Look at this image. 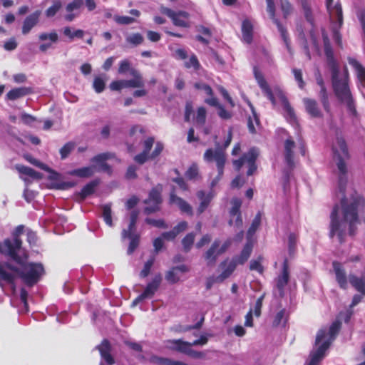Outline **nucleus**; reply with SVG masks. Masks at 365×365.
I'll use <instances>...</instances> for the list:
<instances>
[{
  "mask_svg": "<svg viewBox=\"0 0 365 365\" xmlns=\"http://www.w3.org/2000/svg\"><path fill=\"white\" fill-rule=\"evenodd\" d=\"M279 98L281 101V103L283 106V109L284 111V115L287 119L290 122V123L294 124L296 122V117L294 113V110L291 106L289 105L287 98L284 96V95L282 92H279Z\"/></svg>",
  "mask_w": 365,
  "mask_h": 365,
  "instance_id": "5701e85b",
  "label": "nucleus"
},
{
  "mask_svg": "<svg viewBox=\"0 0 365 365\" xmlns=\"http://www.w3.org/2000/svg\"><path fill=\"white\" fill-rule=\"evenodd\" d=\"M61 7V3L60 1H54L53 4L46 11V16L47 17L53 16L57 13V11L60 9Z\"/></svg>",
  "mask_w": 365,
  "mask_h": 365,
  "instance_id": "bf43d9fd",
  "label": "nucleus"
},
{
  "mask_svg": "<svg viewBox=\"0 0 365 365\" xmlns=\"http://www.w3.org/2000/svg\"><path fill=\"white\" fill-rule=\"evenodd\" d=\"M356 15H357V18L361 24V26L362 31H363V37H364V39L365 40V9H359L356 13Z\"/></svg>",
  "mask_w": 365,
  "mask_h": 365,
  "instance_id": "0e129e2a",
  "label": "nucleus"
},
{
  "mask_svg": "<svg viewBox=\"0 0 365 365\" xmlns=\"http://www.w3.org/2000/svg\"><path fill=\"white\" fill-rule=\"evenodd\" d=\"M264 298V294H263L262 296H260L256 301L254 309L252 311H254L255 315L256 317H259L261 314V309L262 307V302Z\"/></svg>",
  "mask_w": 365,
  "mask_h": 365,
  "instance_id": "338daca9",
  "label": "nucleus"
},
{
  "mask_svg": "<svg viewBox=\"0 0 365 365\" xmlns=\"http://www.w3.org/2000/svg\"><path fill=\"white\" fill-rule=\"evenodd\" d=\"M131 71H137L136 69L131 68L130 63L128 60L124 59L119 63L118 73L120 74L125 73L129 72L131 75Z\"/></svg>",
  "mask_w": 365,
  "mask_h": 365,
  "instance_id": "864d4df0",
  "label": "nucleus"
},
{
  "mask_svg": "<svg viewBox=\"0 0 365 365\" xmlns=\"http://www.w3.org/2000/svg\"><path fill=\"white\" fill-rule=\"evenodd\" d=\"M228 223L230 226L234 227L237 230H240L242 226L241 213L236 214L235 215H230Z\"/></svg>",
  "mask_w": 365,
  "mask_h": 365,
  "instance_id": "8fccbe9b",
  "label": "nucleus"
},
{
  "mask_svg": "<svg viewBox=\"0 0 365 365\" xmlns=\"http://www.w3.org/2000/svg\"><path fill=\"white\" fill-rule=\"evenodd\" d=\"M162 281V277L160 274H156L152 281L148 283L143 291V292L139 295V299H145L152 298L155 294V292L158 289L160 284Z\"/></svg>",
  "mask_w": 365,
  "mask_h": 365,
  "instance_id": "2eb2a0df",
  "label": "nucleus"
},
{
  "mask_svg": "<svg viewBox=\"0 0 365 365\" xmlns=\"http://www.w3.org/2000/svg\"><path fill=\"white\" fill-rule=\"evenodd\" d=\"M144 38L140 33L128 34L125 35V41L128 44L137 46L143 43Z\"/></svg>",
  "mask_w": 365,
  "mask_h": 365,
  "instance_id": "58836bf2",
  "label": "nucleus"
},
{
  "mask_svg": "<svg viewBox=\"0 0 365 365\" xmlns=\"http://www.w3.org/2000/svg\"><path fill=\"white\" fill-rule=\"evenodd\" d=\"M188 18L189 14L187 12L179 11L176 12L175 16L173 17L172 21L174 25L177 26L187 28L190 26V24L187 21Z\"/></svg>",
  "mask_w": 365,
  "mask_h": 365,
  "instance_id": "f704fd0d",
  "label": "nucleus"
},
{
  "mask_svg": "<svg viewBox=\"0 0 365 365\" xmlns=\"http://www.w3.org/2000/svg\"><path fill=\"white\" fill-rule=\"evenodd\" d=\"M302 6L303 7L305 16L309 21H312L311 16V5L308 0H301Z\"/></svg>",
  "mask_w": 365,
  "mask_h": 365,
  "instance_id": "69168bd1",
  "label": "nucleus"
},
{
  "mask_svg": "<svg viewBox=\"0 0 365 365\" xmlns=\"http://www.w3.org/2000/svg\"><path fill=\"white\" fill-rule=\"evenodd\" d=\"M154 261H155V258L151 257L145 263L143 269L140 272V277L141 278H145L150 274V272L151 267L154 263Z\"/></svg>",
  "mask_w": 365,
  "mask_h": 365,
  "instance_id": "4d7b16f0",
  "label": "nucleus"
},
{
  "mask_svg": "<svg viewBox=\"0 0 365 365\" xmlns=\"http://www.w3.org/2000/svg\"><path fill=\"white\" fill-rule=\"evenodd\" d=\"M259 155V151L257 149L253 148H251L247 153L245 154L242 158L239 160H235L233 161V165L237 169V170H240L242 166L245 164H247L248 166L247 175H252L254 172L257 169V166L255 165V160Z\"/></svg>",
  "mask_w": 365,
  "mask_h": 365,
  "instance_id": "1a4fd4ad",
  "label": "nucleus"
},
{
  "mask_svg": "<svg viewBox=\"0 0 365 365\" xmlns=\"http://www.w3.org/2000/svg\"><path fill=\"white\" fill-rule=\"evenodd\" d=\"M96 183L95 182H91L86 185H85L81 192H80V197L81 200L85 199L87 196L91 195L95 190V187L96 186Z\"/></svg>",
  "mask_w": 365,
  "mask_h": 365,
  "instance_id": "3c124183",
  "label": "nucleus"
},
{
  "mask_svg": "<svg viewBox=\"0 0 365 365\" xmlns=\"http://www.w3.org/2000/svg\"><path fill=\"white\" fill-rule=\"evenodd\" d=\"M96 166L90 165L78 169H75L68 172V175L77 176L79 178H89L96 173Z\"/></svg>",
  "mask_w": 365,
  "mask_h": 365,
  "instance_id": "7c9ffc66",
  "label": "nucleus"
},
{
  "mask_svg": "<svg viewBox=\"0 0 365 365\" xmlns=\"http://www.w3.org/2000/svg\"><path fill=\"white\" fill-rule=\"evenodd\" d=\"M252 251V243L247 242L242 250L240 255L233 259L236 261L237 264H243L250 257Z\"/></svg>",
  "mask_w": 365,
  "mask_h": 365,
  "instance_id": "c9c22d12",
  "label": "nucleus"
},
{
  "mask_svg": "<svg viewBox=\"0 0 365 365\" xmlns=\"http://www.w3.org/2000/svg\"><path fill=\"white\" fill-rule=\"evenodd\" d=\"M3 265L8 272L14 274V280L16 279V275L18 274L29 286H33L36 284L43 273V267L42 264L39 263L28 264L24 266L23 271H20L19 268L8 262L3 264ZM14 282V281L11 284H12Z\"/></svg>",
  "mask_w": 365,
  "mask_h": 365,
  "instance_id": "423d86ee",
  "label": "nucleus"
},
{
  "mask_svg": "<svg viewBox=\"0 0 365 365\" xmlns=\"http://www.w3.org/2000/svg\"><path fill=\"white\" fill-rule=\"evenodd\" d=\"M252 23L248 19H245L242 24V32L243 40L247 43H251L252 40Z\"/></svg>",
  "mask_w": 365,
  "mask_h": 365,
  "instance_id": "72a5a7b5",
  "label": "nucleus"
},
{
  "mask_svg": "<svg viewBox=\"0 0 365 365\" xmlns=\"http://www.w3.org/2000/svg\"><path fill=\"white\" fill-rule=\"evenodd\" d=\"M166 346L174 351H177L187 354L190 347L192 346V342H187L182 339H170L165 342Z\"/></svg>",
  "mask_w": 365,
  "mask_h": 365,
  "instance_id": "f3484780",
  "label": "nucleus"
},
{
  "mask_svg": "<svg viewBox=\"0 0 365 365\" xmlns=\"http://www.w3.org/2000/svg\"><path fill=\"white\" fill-rule=\"evenodd\" d=\"M138 217V212L133 210L130 212L129 217V223L128 230L124 229L122 232L123 238H129L130 240L128 250V253L131 254L134 252L139 243V235L135 232V223Z\"/></svg>",
  "mask_w": 365,
  "mask_h": 365,
  "instance_id": "0eeeda50",
  "label": "nucleus"
},
{
  "mask_svg": "<svg viewBox=\"0 0 365 365\" xmlns=\"http://www.w3.org/2000/svg\"><path fill=\"white\" fill-rule=\"evenodd\" d=\"M24 227L18 226L13 232V239H6L0 242V253L9 257L19 264H22L27 258V255L22 250V242L19 238V235L23 232Z\"/></svg>",
  "mask_w": 365,
  "mask_h": 365,
  "instance_id": "39448f33",
  "label": "nucleus"
},
{
  "mask_svg": "<svg viewBox=\"0 0 365 365\" xmlns=\"http://www.w3.org/2000/svg\"><path fill=\"white\" fill-rule=\"evenodd\" d=\"M260 224V215L257 214L255 219L252 221V223L250 227L248 230L247 235L248 237H251L257 230V227Z\"/></svg>",
  "mask_w": 365,
  "mask_h": 365,
  "instance_id": "e2e57ef3",
  "label": "nucleus"
},
{
  "mask_svg": "<svg viewBox=\"0 0 365 365\" xmlns=\"http://www.w3.org/2000/svg\"><path fill=\"white\" fill-rule=\"evenodd\" d=\"M333 159L337 168L339 176V187L341 192H344L347 182L348 168L346 161L349 159L348 148L345 140L341 138H337L333 144Z\"/></svg>",
  "mask_w": 365,
  "mask_h": 365,
  "instance_id": "7ed1b4c3",
  "label": "nucleus"
},
{
  "mask_svg": "<svg viewBox=\"0 0 365 365\" xmlns=\"http://www.w3.org/2000/svg\"><path fill=\"white\" fill-rule=\"evenodd\" d=\"M106 82L101 77H96L93 81V87L96 93H101L105 88Z\"/></svg>",
  "mask_w": 365,
  "mask_h": 365,
  "instance_id": "13d9d810",
  "label": "nucleus"
},
{
  "mask_svg": "<svg viewBox=\"0 0 365 365\" xmlns=\"http://www.w3.org/2000/svg\"><path fill=\"white\" fill-rule=\"evenodd\" d=\"M319 99L323 105V107L325 110L327 112H329L330 106H329V97L328 93L326 89V87H322L320 88L319 93Z\"/></svg>",
  "mask_w": 365,
  "mask_h": 365,
  "instance_id": "a18cd8bd",
  "label": "nucleus"
},
{
  "mask_svg": "<svg viewBox=\"0 0 365 365\" xmlns=\"http://www.w3.org/2000/svg\"><path fill=\"white\" fill-rule=\"evenodd\" d=\"M326 5L331 20H336L341 26L343 21L342 10L338 3L334 4L333 0H326Z\"/></svg>",
  "mask_w": 365,
  "mask_h": 365,
  "instance_id": "dca6fc26",
  "label": "nucleus"
},
{
  "mask_svg": "<svg viewBox=\"0 0 365 365\" xmlns=\"http://www.w3.org/2000/svg\"><path fill=\"white\" fill-rule=\"evenodd\" d=\"M289 281V271L287 261L284 260L283 263V269L282 274L277 277L276 286L279 292V294H283L284 288L287 284Z\"/></svg>",
  "mask_w": 365,
  "mask_h": 365,
  "instance_id": "b1692460",
  "label": "nucleus"
},
{
  "mask_svg": "<svg viewBox=\"0 0 365 365\" xmlns=\"http://www.w3.org/2000/svg\"><path fill=\"white\" fill-rule=\"evenodd\" d=\"M322 35L327 63L331 71L332 86L335 95L352 111L354 109L352 96L348 86L347 71L345 69L344 73L340 76L339 66L334 58V53L329 37L324 29L322 30Z\"/></svg>",
  "mask_w": 365,
  "mask_h": 365,
  "instance_id": "f257e3e1",
  "label": "nucleus"
},
{
  "mask_svg": "<svg viewBox=\"0 0 365 365\" xmlns=\"http://www.w3.org/2000/svg\"><path fill=\"white\" fill-rule=\"evenodd\" d=\"M63 34L68 36L71 39H73L74 38H82L84 35V31L81 29H78L75 31H72L71 29L68 26L65 27L63 29Z\"/></svg>",
  "mask_w": 365,
  "mask_h": 365,
  "instance_id": "de8ad7c7",
  "label": "nucleus"
},
{
  "mask_svg": "<svg viewBox=\"0 0 365 365\" xmlns=\"http://www.w3.org/2000/svg\"><path fill=\"white\" fill-rule=\"evenodd\" d=\"M161 201L160 190L157 188L153 189L150 192L148 198L145 201V203L148 204V206L145 208V212L150 214L159 210Z\"/></svg>",
  "mask_w": 365,
  "mask_h": 365,
  "instance_id": "9b49d317",
  "label": "nucleus"
},
{
  "mask_svg": "<svg viewBox=\"0 0 365 365\" xmlns=\"http://www.w3.org/2000/svg\"><path fill=\"white\" fill-rule=\"evenodd\" d=\"M98 349L100 351L101 358L106 361V363L108 365H113L115 363V360L113 356L110 355V346L107 340H103L102 343L98 346Z\"/></svg>",
  "mask_w": 365,
  "mask_h": 365,
  "instance_id": "a878e982",
  "label": "nucleus"
},
{
  "mask_svg": "<svg viewBox=\"0 0 365 365\" xmlns=\"http://www.w3.org/2000/svg\"><path fill=\"white\" fill-rule=\"evenodd\" d=\"M24 158L27 161H29L31 164L36 165V167H38L43 170L51 173L52 174V175L51 176V179H53V180L58 179L59 174L54 172L51 169H50L46 165L39 162L38 160L34 158L31 155H26L24 156Z\"/></svg>",
  "mask_w": 365,
  "mask_h": 365,
  "instance_id": "e433bc0d",
  "label": "nucleus"
},
{
  "mask_svg": "<svg viewBox=\"0 0 365 365\" xmlns=\"http://www.w3.org/2000/svg\"><path fill=\"white\" fill-rule=\"evenodd\" d=\"M307 112L312 117H321L322 113L315 100L304 98L303 100Z\"/></svg>",
  "mask_w": 365,
  "mask_h": 365,
  "instance_id": "2f4dec72",
  "label": "nucleus"
},
{
  "mask_svg": "<svg viewBox=\"0 0 365 365\" xmlns=\"http://www.w3.org/2000/svg\"><path fill=\"white\" fill-rule=\"evenodd\" d=\"M196 123L200 125H203L206 120V110L203 107H200L197 111V115L195 118Z\"/></svg>",
  "mask_w": 365,
  "mask_h": 365,
  "instance_id": "680f3d73",
  "label": "nucleus"
},
{
  "mask_svg": "<svg viewBox=\"0 0 365 365\" xmlns=\"http://www.w3.org/2000/svg\"><path fill=\"white\" fill-rule=\"evenodd\" d=\"M188 268L185 265H180L173 267L165 274V279L170 284H175L180 280V273L188 272Z\"/></svg>",
  "mask_w": 365,
  "mask_h": 365,
  "instance_id": "a211bd4d",
  "label": "nucleus"
},
{
  "mask_svg": "<svg viewBox=\"0 0 365 365\" xmlns=\"http://www.w3.org/2000/svg\"><path fill=\"white\" fill-rule=\"evenodd\" d=\"M170 202L172 204L176 205L182 212L192 215V207L184 200L176 196L174 193L170 194Z\"/></svg>",
  "mask_w": 365,
  "mask_h": 365,
  "instance_id": "c756f323",
  "label": "nucleus"
},
{
  "mask_svg": "<svg viewBox=\"0 0 365 365\" xmlns=\"http://www.w3.org/2000/svg\"><path fill=\"white\" fill-rule=\"evenodd\" d=\"M185 177L189 180H197L199 177V169L196 164H192L186 171Z\"/></svg>",
  "mask_w": 365,
  "mask_h": 365,
  "instance_id": "5fc2aeb1",
  "label": "nucleus"
},
{
  "mask_svg": "<svg viewBox=\"0 0 365 365\" xmlns=\"http://www.w3.org/2000/svg\"><path fill=\"white\" fill-rule=\"evenodd\" d=\"M131 76L133 78L130 80L113 81L110 84V88L112 91H120L123 88H143L144 86V81L138 71H131Z\"/></svg>",
  "mask_w": 365,
  "mask_h": 365,
  "instance_id": "6e6552de",
  "label": "nucleus"
},
{
  "mask_svg": "<svg viewBox=\"0 0 365 365\" xmlns=\"http://www.w3.org/2000/svg\"><path fill=\"white\" fill-rule=\"evenodd\" d=\"M261 259L262 258L259 257L257 259L251 260L250 263V270L257 271L262 274L263 272V267L261 264Z\"/></svg>",
  "mask_w": 365,
  "mask_h": 365,
  "instance_id": "052dcab7",
  "label": "nucleus"
},
{
  "mask_svg": "<svg viewBox=\"0 0 365 365\" xmlns=\"http://www.w3.org/2000/svg\"><path fill=\"white\" fill-rule=\"evenodd\" d=\"M232 138V129L230 128L227 138L222 146L215 141V148H209L206 150L203 155V159L207 163L215 162L218 171L217 176L212 181L211 186L214 187L223 175L224 166L226 162L225 149L230 145Z\"/></svg>",
  "mask_w": 365,
  "mask_h": 365,
  "instance_id": "20e7f679",
  "label": "nucleus"
},
{
  "mask_svg": "<svg viewBox=\"0 0 365 365\" xmlns=\"http://www.w3.org/2000/svg\"><path fill=\"white\" fill-rule=\"evenodd\" d=\"M349 65L354 69L360 83L365 86V68L355 58H348Z\"/></svg>",
  "mask_w": 365,
  "mask_h": 365,
  "instance_id": "cd10ccee",
  "label": "nucleus"
},
{
  "mask_svg": "<svg viewBox=\"0 0 365 365\" xmlns=\"http://www.w3.org/2000/svg\"><path fill=\"white\" fill-rule=\"evenodd\" d=\"M16 170L22 174L30 176L33 178L38 179L41 178V175L39 173L35 171L34 169L21 165H17L16 166Z\"/></svg>",
  "mask_w": 365,
  "mask_h": 365,
  "instance_id": "a19ab883",
  "label": "nucleus"
},
{
  "mask_svg": "<svg viewBox=\"0 0 365 365\" xmlns=\"http://www.w3.org/2000/svg\"><path fill=\"white\" fill-rule=\"evenodd\" d=\"M103 217L106 225L113 226L112 211L110 205L106 204L102 206Z\"/></svg>",
  "mask_w": 365,
  "mask_h": 365,
  "instance_id": "c03bdc74",
  "label": "nucleus"
},
{
  "mask_svg": "<svg viewBox=\"0 0 365 365\" xmlns=\"http://www.w3.org/2000/svg\"><path fill=\"white\" fill-rule=\"evenodd\" d=\"M254 75L255 77V79L262 89L263 93L267 97V98L272 102L273 106H275L276 104V100L273 95V93L269 88L267 82L264 78L262 74L258 71L257 68H254Z\"/></svg>",
  "mask_w": 365,
  "mask_h": 365,
  "instance_id": "4468645a",
  "label": "nucleus"
},
{
  "mask_svg": "<svg viewBox=\"0 0 365 365\" xmlns=\"http://www.w3.org/2000/svg\"><path fill=\"white\" fill-rule=\"evenodd\" d=\"M250 106L252 111V116L249 117L248 122H247V126H248L249 131L251 133H255L256 132L255 124L257 125L259 124V118L257 115V113H255V111L254 110L253 106L251 104H250Z\"/></svg>",
  "mask_w": 365,
  "mask_h": 365,
  "instance_id": "37998d69",
  "label": "nucleus"
},
{
  "mask_svg": "<svg viewBox=\"0 0 365 365\" xmlns=\"http://www.w3.org/2000/svg\"><path fill=\"white\" fill-rule=\"evenodd\" d=\"M333 268L339 287L342 289H346L348 284L346 274L342 266L340 263L334 262Z\"/></svg>",
  "mask_w": 365,
  "mask_h": 365,
  "instance_id": "4be33fe9",
  "label": "nucleus"
},
{
  "mask_svg": "<svg viewBox=\"0 0 365 365\" xmlns=\"http://www.w3.org/2000/svg\"><path fill=\"white\" fill-rule=\"evenodd\" d=\"M115 158V155L111 153H103L98 154L91 158V162L93 165L96 166V172H106L111 173V168L106 163V160Z\"/></svg>",
  "mask_w": 365,
  "mask_h": 365,
  "instance_id": "9d476101",
  "label": "nucleus"
},
{
  "mask_svg": "<svg viewBox=\"0 0 365 365\" xmlns=\"http://www.w3.org/2000/svg\"><path fill=\"white\" fill-rule=\"evenodd\" d=\"M237 265V264L236 261H235L233 259L231 261H225L222 264L223 270L220 275L217 277V279L222 282L224 279L229 277L235 269Z\"/></svg>",
  "mask_w": 365,
  "mask_h": 365,
  "instance_id": "c85d7f7f",
  "label": "nucleus"
},
{
  "mask_svg": "<svg viewBox=\"0 0 365 365\" xmlns=\"http://www.w3.org/2000/svg\"><path fill=\"white\" fill-rule=\"evenodd\" d=\"M340 327L341 322L337 320L331 324L328 331L326 329H322L318 331L315 340V347L310 354L309 361L306 365H317L319 363Z\"/></svg>",
  "mask_w": 365,
  "mask_h": 365,
  "instance_id": "f03ea898",
  "label": "nucleus"
},
{
  "mask_svg": "<svg viewBox=\"0 0 365 365\" xmlns=\"http://www.w3.org/2000/svg\"><path fill=\"white\" fill-rule=\"evenodd\" d=\"M129 14L133 16L115 14L113 16V20L118 25H130L136 22V18L140 16V11L137 9L130 10Z\"/></svg>",
  "mask_w": 365,
  "mask_h": 365,
  "instance_id": "aec40b11",
  "label": "nucleus"
},
{
  "mask_svg": "<svg viewBox=\"0 0 365 365\" xmlns=\"http://www.w3.org/2000/svg\"><path fill=\"white\" fill-rule=\"evenodd\" d=\"M41 12L36 11L28 16L23 24L22 33L26 35L29 33L31 29L38 23Z\"/></svg>",
  "mask_w": 365,
  "mask_h": 365,
  "instance_id": "bb28decb",
  "label": "nucleus"
},
{
  "mask_svg": "<svg viewBox=\"0 0 365 365\" xmlns=\"http://www.w3.org/2000/svg\"><path fill=\"white\" fill-rule=\"evenodd\" d=\"M266 1H267V11L269 13L270 18L276 24L279 31L281 33V36L284 41V43L287 46L288 52L291 55H292V51L289 44L286 31L284 29V27L279 24V22L277 21V19H275V9H274V2L272 0H266Z\"/></svg>",
  "mask_w": 365,
  "mask_h": 365,
  "instance_id": "f8f14e48",
  "label": "nucleus"
},
{
  "mask_svg": "<svg viewBox=\"0 0 365 365\" xmlns=\"http://www.w3.org/2000/svg\"><path fill=\"white\" fill-rule=\"evenodd\" d=\"M151 361L156 365H187L180 361H175L168 358L153 356Z\"/></svg>",
  "mask_w": 365,
  "mask_h": 365,
  "instance_id": "ea45409f",
  "label": "nucleus"
},
{
  "mask_svg": "<svg viewBox=\"0 0 365 365\" xmlns=\"http://www.w3.org/2000/svg\"><path fill=\"white\" fill-rule=\"evenodd\" d=\"M39 39L42 41H47L40 45L39 49L42 52L46 51L48 48H51L52 43H56L58 39V36L56 32L53 31L51 33H42L38 36Z\"/></svg>",
  "mask_w": 365,
  "mask_h": 365,
  "instance_id": "6ab92c4d",
  "label": "nucleus"
},
{
  "mask_svg": "<svg viewBox=\"0 0 365 365\" xmlns=\"http://www.w3.org/2000/svg\"><path fill=\"white\" fill-rule=\"evenodd\" d=\"M231 207L229 211L230 215H235L236 214L241 213L240 207L242 205V200L237 197H233L231 200Z\"/></svg>",
  "mask_w": 365,
  "mask_h": 365,
  "instance_id": "09e8293b",
  "label": "nucleus"
},
{
  "mask_svg": "<svg viewBox=\"0 0 365 365\" xmlns=\"http://www.w3.org/2000/svg\"><path fill=\"white\" fill-rule=\"evenodd\" d=\"M75 144L72 142H68L65 144L60 150V154L62 159H65L68 156L71 152L74 149Z\"/></svg>",
  "mask_w": 365,
  "mask_h": 365,
  "instance_id": "6e6d98bb",
  "label": "nucleus"
},
{
  "mask_svg": "<svg viewBox=\"0 0 365 365\" xmlns=\"http://www.w3.org/2000/svg\"><path fill=\"white\" fill-rule=\"evenodd\" d=\"M195 235L192 232L187 234L182 240V244L185 252H188L195 240Z\"/></svg>",
  "mask_w": 365,
  "mask_h": 365,
  "instance_id": "603ef678",
  "label": "nucleus"
},
{
  "mask_svg": "<svg viewBox=\"0 0 365 365\" xmlns=\"http://www.w3.org/2000/svg\"><path fill=\"white\" fill-rule=\"evenodd\" d=\"M197 197L200 201V205L197 208V212L198 214H202L208 207L214 197V195L212 192L205 193L204 191L200 190L197 192Z\"/></svg>",
  "mask_w": 365,
  "mask_h": 365,
  "instance_id": "393cba45",
  "label": "nucleus"
},
{
  "mask_svg": "<svg viewBox=\"0 0 365 365\" xmlns=\"http://www.w3.org/2000/svg\"><path fill=\"white\" fill-rule=\"evenodd\" d=\"M296 147L295 142L292 139V138H288L284 142V155L285 159V163L287 165V169L289 170H292L294 167V149Z\"/></svg>",
  "mask_w": 365,
  "mask_h": 365,
  "instance_id": "ddd939ff",
  "label": "nucleus"
},
{
  "mask_svg": "<svg viewBox=\"0 0 365 365\" xmlns=\"http://www.w3.org/2000/svg\"><path fill=\"white\" fill-rule=\"evenodd\" d=\"M287 319V315L285 309H281L279 311L276 315L274 316L273 320V326L279 327V326H284Z\"/></svg>",
  "mask_w": 365,
  "mask_h": 365,
  "instance_id": "79ce46f5",
  "label": "nucleus"
},
{
  "mask_svg": "<svg viewBox=\"0 0 365 365\" xmlns=\"http://www.w3.org/2000/svg\"><path fill=\"white\" fill-rule=\"evenodd\" d=\"M349 279L351 284L363 296H365V276L359 278L354 275H350Z\"/></svg>",
  "mask_w": 365,
  "mask_h": 365,
  "instance_id": "4c0bfd02",
  "label": "nucleus"
},
{
  "mask_svg": "<svg viewBox=\"0 0 365 365\" xmlns=\"http://www.w3.org/2000/svg\"><path fill=\"white\" fill-rule=\"evenodd\" d=\"M220 245V240H215L210 249L205 253V259L207 261V264H212L215 262L217 257L222 255L220 252L219 247Z\"/></svg>",
  "mask_w": 365,
  "mask_h": 365,
  "instance_id": "412c9836",
  "label": "nucleus"
},
{
  "mask_svg": "<svg viewBox=\"0 0 365 365\" xmlns=\"http://www.w3.org/2000/svg\"><path fill=\"white\" fill-rule=\"evenodd\" d=\"M83 0H73L66 6V11L69 13L77 10L83 5Z\"/></svg>",
  "mask_w": 365,
  "mask_h": 365,
  "instance_id": "774afa93",
  "label": "nucleus"
},
{
  "mask_svg": "<svg viewBox=\"0 0 365 365\" xmlns=\"http://www.w3.org/2000/svg\"><path fill=\"white\" fill-rule=\"evenodd\" d=\"M31 88L27 87L16 88L8 92L6 98L9 100L14 101L31 93Z\"/></svg>",
  "mask_w": 365,
  "mask_h": 365,
  "instance_id": "473e14b6",
  "label": "nucleus"
},
{
  "mask_svg": "<svg viewBox=\"0 0 365 365\" xmlns=\"http://www.w3.org/2000/svg\"><path fill=\"white\" fill-rule=\"evenodd\" d=\"M14 279V274L8 272L3 264L0 262V281H4L6 283H12Z\"/></svg>",
  "mask_w": 365,
  "mask_h": 365,
  "instance_id": "49530a36",
  "label": "nucleus"
}]
</instances>
